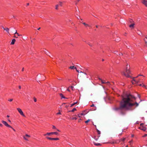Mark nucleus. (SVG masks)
Instances as JSON below:
<instances>
[{"mask_svg": "<svg viewBox=\"0 0 147 147\" xmlns=\"http://www.w3.org/2000/svg\"><path fill=\"white\" fill-rule=\"evenodd\" d=\"M135 100V97L130 94H126L122 96V99L120 102V106L119 107H115L113 110L117 111L119 110H122L124 109H128L129 107L135 106L138 107L139 104L134 101Z\"/></svg>", "mask_w": 147, "mask_h": 147, "instance_id": "f257e3e1", "label": "nucleus"}, {"mask_svg": "<svg viewBox=\"0 0 147 147\" xmlns=\"http://www.w3.org/2000/svg\"><path fill=\"white\" fill-rule=\"evenodd\" d=\"M130 66L127 65L126 66L125 70L123 72V74L125 76L128 78L130 77L129 74L131 73V71L129 70Z\"/></svg>", "mask_w": 147, "mask_h": 147, "instance_id": "f03ea898", "label": "nucleus"}, {"mask_svg": "<svg viewBox=\"0 0 147 147\" xmlns=\"http://www.w3.org/2000/svg\"><path fill=\"white\" fill-rule=\"evenodd\" d=\"M76 69L77 72L78 73H80V74L79 75L80 77H81L82 78L84 77L85 76L87 75V73L86 72L84 73L81 71L79 72V71L77 69Z\"/></svg>", "mask_w": 147, "mask_h": 147, "instance_id": "7ed1b4c3", "label": "nucleus"}, {"mask_svg": "<svg viewBox=\"0 0 147 147\" xmlns=\"http://www.w3.org/2000/svg\"><path fill=\"white\" fill-rule=\"evenodd\" d=\"M53 134H55L57 135H58V133L57 132H52L50 133H47L46 134H44V136H46L47 135L50 136L51 135H52Z\"/></svg>", "mask_w": 147, "mask_h": 147, "instance_id": "20e7f679", "label": "nucleus"}, {"mask_svg": "<svg viewBox=\"0 0 147 147\" xmlns=\"http://www.w3.org/2000/svg\"><path fill=\"white\" fill-rule=\"evenodd\" d=\"M2 122L6 126L11 128H12V127L8 125L7 122L4 121H2Z\"/></svg>", "mask_w": 147, "mask_h": 147, "instance_id": "39448f33", "label": "nucleus"}, {"mask_svg": "<svg viewBox=\"0 0 147 147\" xmlns=\"http://www.w3.org/2000/svg\"><path fill=\"white\" fill-rule=\"evenodd\" d=\"M17 109L18 110V111L19 113L23 117H25V116L24 115V114L23 113V112L22 111V110L20 109V108H18Z\"/></svg>", "mask_w": 147, "mask_h": 147, "instance_id": "423d86ee", "label": "nucleus"}, {"mask_svg": "<svg viewBox=\"0 0 147 147\" xmlns=\"http://www.w3.org/2000/svg\"><path fill=\"white\" fill-rule=\"evenodd\" d=\"M89 111H87V110H84L82 111V113L80 114L81 115H84L86 114Z\"/></svg>", "mask_w": 147, "mask_h": 147, "instance_id": "0eeeda50", "label": "nucleus"}, {"mask_svg": "<svg viewBox=\"0 0 147 147\" xmlns=\"http://www.w3.org/2000/svg\"><path fill=\"white\" fill-rule=\"evenodd\" d=\"M142 3L146 7H147V0H142Z\"/></svg>", "mask_w": 147, "mask_h": 147, "instance_id": "6e6552de", "label": "nucleus"}, {"mask_svg": "<svg viewBox=\"0 0 147 147\" xmlns=\"http://www.w3.org/2000/svg\"><path fill=\"white\" fill-rule=\"evenodd\" d=\"M133 81H134V82H132V83L133 84H134L135 83H138L140 82V80L138 81H136V80L134 79V78H133Z\"/></svg>", "mask_w": 147, "mask_h": 147, "instance_id": "1a4fd4ad", "label": "nucleus"}, {"mask_svg": "<svg viewBox=\"0 0 147 147\" xmlns=\"http://www.w3.org/2000/svg\"><path fill=\"white\" fill-rule=\"evenodd\" d=\"M3 28L5 30L8 34H9V29L7 28H4V27H3Z\"/></svg>", "mask_w": 147, "mask_h": 147, "instance_id": "9d476101", "label": "nucleus"}, {"mask_svg": "<svg viewBox=\"0 0 147 147\" xmlns=\"http://www.w3.org/2000/svg\"><path fill=\"white\" fill-rule=\"evenodd\" d=\"M139 128L141 130H143V131H145L146 130V128L144 126H142V127H140Z\"/></svg>", "mask_w": 147, "mask_h": 147, "instance_id": "9b49d317", "label": "nucleus"}, {"mask_svg": "<svg viewBox=\"0 0 147 147\" xmlns=\"http://www.w3.org/2000/svg\"><path fill=\"white\" fill-rule=\"evenodd\" d=\"M135 25V24L133 23L132 24H131L129 26V27L131 28H134V25Z\"/></svg>", "mask_w": 147, "mask_h": 147, "instance_id": "f8f14e48", "label": "nucleus"}, {"mask_svg": "<svg viewBox=\"0 0 147 147\" xmlns=\"http://www.w3.org/2000/svg\"><path fill=\"white\" fill-rule=\"evenodd\" d=\"M16 40L15 39H13L12 40V41L11 42V45H13L14 44V43H15V42L16 41Z\"/></svg>", "mask_w": 147, "mask_h": 147, "instance_id": "ddd939ff", "label": "nucleus"}, {"mask_svg": "<svg viewBox=\"0 0 147 147\" xmlns=\"http://www.w3.org/2000/svg\"><path fill=\"white\" fill-rule=\"evenodd\" d=\"M69 68L71 69H76V67H74V66H71L69 67Z\"/></svg>", "mask_w": 147, "mask_h": 147, "instance_id": "4468645a", "label": "nucleus"}, {"mask_svg": "<svg viewBox=\"0 0 147 147\" xmlns=\"http://www.w3.org/2000/svg\"><path fill=\"white\" fill-rule=\"evenodd\" d=\"M94 145L96 146H100L101 144H100V143H96L95 142H94Z\"/></svg>", "mask_w": 147, "mask_h": 147, "instance_id": "2eb2a0df", "label": "nucleus"}, {"mask_svg": "<svg viewBox=\"0 0 147 147\" xmlns=\"http://www.w3.org/2000/svg\"><path fill=\"white\" fill-rule=\"evenodd\" d=\"M60 96L62 98H66L63 96V95L62 94H60Z\"/></svg>", "mask_w": 147, "mask_h": 147, "instance_id": "dca6fc26", "label": "nucleus"}, {"mask_svg": "<svg viewBox=\"0 0 147 147\" xmlns=\"http://www.w3.org/2000/svg\"><path fill=\"white\" fill-rule=\"evenodd\" d=\"M59 6H60L61 7L62 6V2L61 1H59Z\"/></svg>", "mask_w": 147, "mask_h": 147, "instance_id": "f3484780", "label": "nucleus"}, {"mask_svg": "<svg viewBox=\"0 0 147 147\" xmlns=\"http://www.w3.org/2000/svg\"><path fill=\"white\" fill-rule=\"evenodd\" d=\"M59 6V4H57V5H56L55 6V9L56 10H58V7Z\"/></svg>", "mask_w": 147, "mask_h": 147, "instance_id": "a211bd4d", "label": "nucleus"}, {"mask_svg": "<svg viewBox=\"0 0 147 147\" xmlns=\"http://www.w3.org/2000/svg\"><path fill=\"white\" fill-rule=\"evenodd\" d=\"M83 24L85 26H89V25L86 24L85 22L83 23Z\"/></svg>", "mask_w": 147, "mask_h": 147, "instance_id": "6ab92c4d", "label": "nucleus"}, {"mask_svg": "<svg viewBox=\"0 0 147 147\" xmlns=\"http://www.w3.org/2000/svg\"><path fill=\"white\" fill-rule=\"evenodd\" d=\"M46 138H47L48 139L51 140H53V138H50L48 137H47Z\"/></svg>", "mask_w": 147, "mask_h": 147, "instance_id": "aec40b11", "label": "nucleus"}, {"mask_svg": "<svg viewBox=\"0 0 147 147\" xmlns=\"http://www.w3.org/2000/svg\"><path fill=\"white\" fill-rule=\"evenodd\" d=\"M59 140V139L58 138H53V140Z\"/></svg>", "mask_w": 147, "mask_h": 147, "instance_id": "412c9836", "label": "nucleus"}, {"mask_svg": "<svg viewBox=\"0 0 147 147\" xmlns=\"http://www.w3.org/2000/svg\"><path fill=\"white\" fill-rule=\"evenodd\" d=\"M77 103V102H75L73 104H71V107H72L73 106L76 104Z\"/></svg>", "mask_w": 147, "mask_h": 147, "instance_id": "4be33fe9", "label": "nucleus"}, {"mask_svg": "<svg viewBox=\"0 0 147 147\" xmlns=\"http://www.w3.org/2000/svg\"><path fill=\"white\" fill-rule=\"evenodd\" d=\"M97 132H98V134L100 135V131L98 130V129H96Z\"/></svg>", "mask_w": 147, "mask_h": 147, "instance_id": "5701e85b", "label": "nucleus"}, {"mask_svg": "<svg viewBox=\"0 0 147 147\" xmlns=\"http://www.w3.org/2000/svg\"><path fill=\"white\" fill-rule=\"evenodd\" d=\"M14 34H17L18 35V36H20V35H19V34H18V33H17V30H16L15 32L14 33Z\"/></svg>", "mask_w": 147, "mask_h": 147, "instance_id": "b1692460", "label": "nucleus"}, {"mask_svg": "<svg viewBox=\"0 0 147 147\" xmlns=\"http://www.w3.org/2000/svg\"><path fill=\"white\" fill-rule=\"evenodd\" d=\"M90 121V119H88L86 121H85V123H88V122L89 121Z\"/></svg>", "mask_w": 147, "mask_h": 147, "instance_id": "393cba45", "label": "nucleus"}, {"mask_svg": "<svg viewBox=\"0 0 147 147\" xmlns=\"http://www.w3.org/2000/svg\"><path fill=\"white\" fill-rule=\"evenodd\" d=\"M76 109L75 108H74L72 110H71V111H71V112H74V111H76Z\"/></svg>", "mask_w": 147, "mask_h": 147, "instance_id": "a878e982", "label": "nucleus"}, {"mask_svg": "<svg viewBox=\"0 0 147 147\" xmlns=\"http://www.w3.org/2000/svg\"><path fill=\"white\" fill-rule=\"evenodd\" d=\"M101 82L102 84H106V82H105L103 81L102 80H101Z\"/></svg>", "mask_w": 147, "mask_h": 147, "instance_id": "bb28decb", "label": "nucleus"}, {"mask_svg": "<svg viewBox=\"0 0 147 147\" xmlns=\"http://www.w3.org/2000/svg\"><path fill=\"white\" fill-rule=\"evenodd\" d=\"M126 139L125 138H123L121 139V141H124Z\"/></svg>", "mask_w": 147, "mask_h": 147, "instance_id": "cd10ccee", "label": "nucleus"}, {"mask_svg": "<svg viewBox=\"0 0 147 147\" xmlns=\"http://www.w3.org/2000/svg\"><path fill=\"white\" fill-rule=\"evenodd\" d=\"M23 138L24 139L28 141V140L26 137L25 136H24Z\"/></svg>", "mask_w": 147, "mask_h": 147, "instance_id": "c85d7f7f", "label": "nucleus"}, {"mask_svg": "<svg viewBox=\"0 0 147 147\" xmlns=\"http://www.w3.org/2000/svg\"><path fill=\"white\" fill-rule=\"evenodd\" d=\"M25 137H28V138H30V136L28 135V134H26L25 135Z\"/></svg>", "mask_w": 147, "mask_h": 147, "instance_id": "c756f323", "label": "nucleus"}, {"mask_svg": "<svg viewBox=\"0 0 147 147\" xmlns=\"http://www.w3.org/2000/svg\"><path fill=\"white\" fill-rule=\"evenodd\" d=\"M106 84H107V85H110V82H106Z\"/></svg>", "mask_w": 147, "mask_h": 147, "instance_id": "7c9ffc66", "label": "nucleus"}, {"mask_svg": "<svg viewBox=\"0 0 147 147\" xmlns=\"http://www.w3.org/2000/svg\"><path fill=\"white\" fill-rule=\"evenodd\" d=\"M71 119L72 120L75 119V120H76L77 119V118L76 117H73Z\"/></svg>", "mask_w": 147, "mask_h": 147, "instance_id": "2f4dec72", "label": "nucleus"}, {"mask_svg": "<svg viewBox=\"0 0 147 147\" xmlns=\"http://www.w3.org/2000/svg\"><path fill=\"white\" fill-rule=\"evenodd\" d=\"M34 101L35 102H36V98L34 97Z\"/></svg>", "mask_w": 147, "mask_h": 147, "instance_id": "473e14b6", "label": "nucleus"}, {"mask_svg": "<svg viewBox=\"0 0 147 147\" xmlns=\"http://www.w3.org/2000/svg\"><path fill=\"white\" fill-rule=\"evenodd\" d=\"M8 100L9 101L11 102L13 100V99H9Z\"/></svg>", "mask_w": 147, "mask_h": 147, "instance_id": "72a5a7b5", "label": "nucleus"}, {"mask_svg": "<svg viewBox=\"0 0 147 147\" xmlns=\"http://www.w3.org/2000/svg\"><path fill=\"white\" fill-rule=\"evenodd\" d=\"M69 88H71V90H73V88H74L73 86H70L69 87Z\"/></svg>", "mask_w": 147, "mask_h": 147, "instance_id": "f704fd0d", "label": "nucleus"}, {"mask_svg": "<svg viewBox=\"0 0 147 147\" xmlns=\"http://www.w3.org/2000/svg\"><path fill=\"white\" fill-rule=\"evenodd\" d=\"M133 141L132 140H131V141H129V143L131 145V144L132 142Z\"/></svg>", "mask_w": 147, "mask_h": 147, "instance_id": "c9c22d12", "label": "nucleus"}, {"mask_svg": "<svg viewBox=\"0 0 147 147\" xmlns=\"http://www.w3.org/2000/svg\"><path fill=\"white\" fill-rule=\"evenodd\" d=\"M53 128L54 129H56V128L55 127L54 125H53Z\"/></svg>", "mask_w": 147, "mask_h": 147, "instance_id": "e433bc0d", "label": "nucleus"}, {"mask_svg": "<svg viewBox=\"0 0 147 147\" xmlns=\"http://www.w3.org/2000/svg\"><path fill=\"white\" fill-rule=\"evenodd\" d=\"M87 44L90 46H92V45H91L90 43V42H88L87 43Z\"/></svg>", "mask_w": 147, "mask_h": 147, "instance_id": "4c0bfd02", "label": "nucleus"}, {"mask_svg": "<svg viewBox=\"0 0 147 147\" xmlns=\"http://www.w3.org/2000/svg\"><path fill=\"white\" fill-rule=\"evenodd\" d=\"M69 88V87L67 89V90L69 92H70V90H69V88Z\"/></svg>", "mask_w": 147, "mask_h": 147, "instance_id": "58836bf2", "label": "nucleus"}, {"mask_svg": "<svg viewBox=\"0 0 147 147\" xmlns=\"http://www.w3.org/2000/svg\"><path fill=\"white\" fill-rule=\"evenodd\" d=\"M57 115H59V114L61 115V113L60 112H58L57 113Z\"/></svg>", "mask_w": 147, "mask_h": 147, "instance_id": "ea45409f", "label": "nucleus"}, {"mask_svg": "<svg viewBox=\"0 0 147 147\" xmlns=\"http://www.w3.org/2000/svg\"><path fill=\"white\" fill-rule=\"evenodd\" d=\"M80 115H81L80 114H79L78 115V117H80L81 116Z\"/></svg>", "mask_w": 147, "mask_h": 147, "instance_id": "a19ab883", "label": "nucleus"}, {"mask_svg": "<svg viewBox=\"0 0 147 147\" xmlns=\"http://www.w3.org/2000/svg\"><path fill=\"white\" fill-rule=\"evenodd\" d=\"M147 136V134H145V135H144L143 136V137H146V136Z\"/></svg>", "mask_w": 147, "mask_h": 147, "instance_id": "79ce46f5", "label": "nucleus"}, {"mask_svg": "<svg viewBox=\"0 0 147 147\" xmlns=\"http://www.w3.org/2000/svg\"><path fill=\"white\" fill-rule=\"evenodd\" d=\"M94 105L93 104H92L91 105L90 107H94Z\"/></svg>", "mask_w": 147, "mask_h": 147, "instance_id": "37998d69", "label": "nucleus"}, {"mask_svg": "<svg viewBox=\"0 0 147 147\" xmlns=\"http://www.w3.org/2000/svg\"><path fill=\"white\" fill-rule=\"evenodd\" d=\"M143 76L142 75H140V74H139L138 75V76L136 77V78H137L139 76Z\"/></svg>", "mask_w": 147, "mask_h": 147, "instance_id": "c03bdc74", "label": "nucleus"}, {"mask_svg": "<svg viewBox=\"0 0 147 147\" xmlns=\"http://www.w3.org/2000/svg\"><path fill=\"white\" fill-rule=\"evenodd\" d=\"M119 55H123V54L122 53H121L120 54H119Z\"/></svg>", "mask_w": 147, "mask_h": 147, "instance_id": "a18cd8bd", "label": "nucleus"}, {"mask_svg": "<svg viewBox=\"0 0 147 147\" xmlns=\"http://www.w3.org/2000/svg\"><path fill=\"white\" fill-rule=\"evenodd\" d=\"M3 126L2 124L0 123V126L1 127H2Z\"/></svg>", "mask_w": 147, "mask_h": 147, "instance_id": "49530a36", "label": "nucleus"}, {"mask_svg": "<svg viewBox=\"0 0 147 147\" xmlns=\"http://www.w3.org/2000/svg\"><path fill=\"white\" fill-rule=\"evenodd\" d=\"M117 52V51H114V53L115 54H116Z\"/></svg>", "mask_w": 147, "mask_h": 147, "instance_id": "de8ad7c7", "label": "nucleus"}, {"mask_svg": "<svg viewBox=\"0 0 147 147\" xmlns=\"http://www.w3.org/2000/svg\"><path fill=\"white\" fill-rule=\"evenodd\" d=\"M19 88L20 89L21 88V86H19Z\"/></svg>", "mask_w": 147, "mask_h": 147, "instance_id": "09e8293b", "label": "nucleus"}, {"mask_svg": "<svg viewBox=\"0 0 147 147\" xmlns=\"http://www.w3.org/2000/svg\"><path fill=\"white\" fill-rule=\"evenodd\" d=\"M144 124L143 123H141L140 124V125L141 126H142V125H143Z\"/></svg>", "mask_w": 147, "mask_h": 147, "instance_id": "8fccbe9b", "label": "nucleus"}, {"mask_svg": "<svg viewBox=\"0 0 147 147\" xmlns=\"http://www.w3.org/2000/svg\"><path fill=\"white\" fill-rule=\"evenodd\" d=\"M13 17L14 18L16 19L15 17V16H13Z\"/></svg>", "mask_w": 147, "mask_h": 147, "instance_id": "3c124183", "label": "nucleus"}, {"mask_svg": "<svg viewBox=\"0 0 147 147\" xmlns=\"http://www.w3.org/2000/svg\"><path fill=\"white\" fill-rule=\"evenodd\" d=\"M12 128V129L14 131H15V129H13L12 127V128Z\"/></svg>", "mask_w": 147, "mask_h": 147, "instance_id": "603ef678", "label": "nucleus"}, {"mask_svg": "<svg viewBox=\"0 0 147 147\" xmlns=\"http://www.w3.org/2000/svg\"><path fill=\"white\" fill-rule=\"evenodd\" d=\"M14 37H15V38H17L18 37H16L15 35L14 36H13Z\"/></svg>", "mask_w": 147, "mask_h": 147, "instance_id": "864d4df0", "label": "nucleus"}, {"mask_svg": "<svg viewBox=\"0 0 147 147\" xmlns=\"http://www.w3.org/2000/svg\"><path fill=\"white\" fill-rule=\"evenodd\" d=\"M96 107L95 108V109H92V111H94V110H96Z\"/></svg>", "mask_w": 147, "mask_h": 147, "instance_id": "5fc2aeb1", "label": "nucleus"}, {"mask_svg": "<svg viewBox=\"0 0 147 147\" xmlns=\"http://www.w3.org/2000/svg\"><path fill=\"white\" fill-rule=\"evenodd\" d=\"M24 68H23L22 69V71H24Z\"/></svg>", "mask_w": 147, "mask_h": 147, "instance_id": "6e6d98bb", "label": "nucleus"}, {"mask_svg": "<svg viewBox=\"0 0 147 147\" xmlns=\"http://www.w3.org/2000/svg\"><path fill=\"white\" fill-rule=\"evenodd\" d=\"M132 21V20H129V22H131V21Z\"/></svg>", "mask_w": 147, "mask_h": 147, "instance_id": "4d7b16f0", "label": "nucleus"}, {"mask_svg": "<svg viewBox=\"0 0 147 147\" xmlns=\"http://www.w3.org/2000/svg\"><path fill=\"white\" fill-rule=\"evenodd\" d=\"M57 131H59V132H60V131L59 129H57Z\"/></svg>", "mask_w": 147, "mask_h": 147, "instance_id": "13d9d810", "label": "nucleus"}, {"mask_svg": "<svg viewBox=\"0 0 147 147\" xmlns=\"http://www.w3.org/2000/svg\"><path fill=\"white\" fill-rule=\"evenodd\" d=\"M40 28H38L37 29L38 30H40Z\"/></svg>", "mask_w": 147, "mask_h": 147, "instance_id": "bf43d9fd", "label": "nucleus"}, {"mask_svg": "<svg viewBox=\"0 0 147 147\" xmlns=\"http://www.w3.org/2000/svg\"><path fill=\"white\" fill-rule=\"evenodd\" d=\"M29 5V3H27V6L28 5Z\"/></svg>", "mask_w": 147, "mask_h": 147, "instance_id": "052dcab7", "label": "nucleus"}, {"mask_svg": "<svg viewBox=\"0 0 147 147\" xmlns=\"http://www.w3.org/2000/svg\"><path fill=\"white\" fill-rule=\"evenodd\" d=\"M99 79L101 81V80H102L100 78H99Z\"/></svg>", "mask_w": 147, "mask_h": 147, "instance_id": "680f3d73", "label": "nucleus"}, {"mask_svg": "<svg viewBox=\"0 0 147 147\" xmlns=\"http://www.w3.org/2000/svg\"><path fill=\"white\" fill-rule=\"evenodd\" d=\"M77 3H78L77 2H76V4H75L76 5H77Z\"/></svg>", "mask_w": 147, "mask_h": 147, "instance_id": "e2e57ef3", "label": "nucleus"}, {"mask_svg": "<svg viewBox=\"0 0 147 147\" xmlns=\"http://www.w3.org/2000/svg\"><path fill=\"white\" fill-rule=\"evenodd\" d=\"M7 117H9V115H7Z\"/></svg>", "mask_w": 147, "mask_h": 147, "instance_id": "0e129e2a", "label": "nucleus"}, {"mask_svg": "<svg viewBox=\"0 0 147 147\" xmlns=\"http://www.w3.org/2000/svg\"><path fill=\"white\" fill-rule=\"evenodd\" d=\"M8 121H9L10 122H11V121L9 120H8Z\"/></svg>", "mask_w": 147, "mask_h": 147, "instance_id": "69168bd1", "label": "nucleus"}, {"mask_svg": "<svg viewBox=\"0 0 147 147\" xmlns=\"http://www.w3.org/2000/svg\"><path fill=\"white\" fill-rule=\"evenodd\" d=\"M96 28H98V26H97V25L96 26Z\"/></svg>", "mask_w": 147, "mask_h": 147, "instance_id": "338daca9", "label": "nucleus"}, {"mask_svg": "<svg viewBox=\"0 0 147 147\" xmlns=\"http://www.w3.org/2000/svg\"><path fill=\"white\" fill-rule=\"evenodd\" d=\"M131 136H132V137H134V135H132Z\"/></svg>", "mask_w": 147, "mask_h": 147, "instance_id": "774afa93", "label": "nucleus"}]
</instances>
